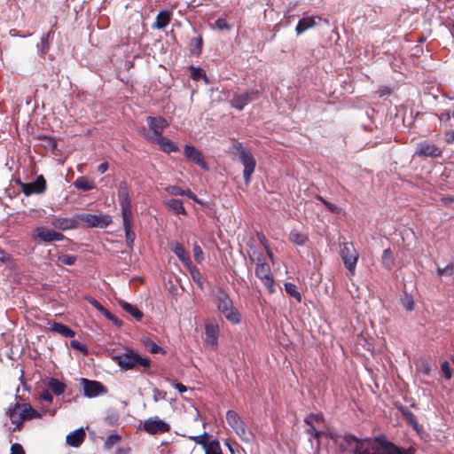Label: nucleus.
Instances as JSON below:
<instances>
[{"mask_svg":"<svg viewBox=\"0 0 454 454\" xmlns=\"http://www.w3.org/2000/svg\"><path fill=\"white\" fill-rule=\"evenodd\" d=\"M230 153L239 157V160L244 166L243 176L244 181L248 184L251 181V176L254 172L256 160L252 153L246 149L241 143H234L230 148Z\"/></svg>","mask_w":454,"mask_h":454,"instance_id":"f257e3e1","label":"nucleus"},{"mask_svg":"<svg viewBox=\"0 0 454 454\" xmlns=\"http://www.w3.org/2000/svg\"><path fill=\"white\" fill-rule=\"evenodd\" d=\"M121 307L125 310L126 312L132 315L136 319L141 320L143 317V313L140 311L137 307L133 306L132 304L121 301L120 302Z\"/></svg>","mask_w":454,"mask_h":454,"instance_id":"7c9ffc66","label":"nucleus"},{"mask_svg":"<svg viewBox=\"0 0 454 454\" xmlns=\"http://www.w3.org/2000/svg\"><path fill=\"white\" fill-rule=\"evenodd\" d=\"M374 441L377 444H379L381 447L385 454H415L414 448H399L393 442H389L385 435L377 436Z\"/></svg>","mask_w":454,"mask_h":454,"instance_id":"9d476101","label":"nucleus"},{"mask_svg":"<svg viewBox=\"0 0 454 454\" xmlns=\"http://www.w3.org/2000/svg\"><path fill=\"white\" fill-rule=\"evenodd\" d=\"M308 426L309 428L306 430L307 434L312 435L315 439L318 440L320 435L322 434V432L317 431L312 423Z\"/></svg>","mask_w":454,"mask_h":454,"instance_id":"680f3d73","label":"nucleus"},{"mask_svg":"<svg viewBox=\"0 0 454 454\" xmlns=\"http://www.w3.org/2000/svg\"><path fill=\"white\" fill-rule=\"evenodd\" d=\"M190 440L194 441L197 444L201 445L203 448L207 443V439L208 438V434L207 432H204L200 435H190L188 436Z\"/></svg>","mask_w":454,"mask_h":454,"instance_id":"ea45409f","label":"nucleus"},{"mask_svg":"<svg viewBox=\"0 0 454 454\" xmlns=\"http://www.w3.org/2000/svg\"><path fill=\"white\" fill-rule=\"evenodd\" d=\"M261 281L266 286V288L269 290L270 294H273L276 292V289L274 286V279H273L272 275L262 279Z\"/></svg>","mask_w":454,"mask_h":454,"instance_id":"49530a36","label":"nucleus"},{"mask_svg":"<svg viewBox=\"0 0 454 454\" xmlns=\"http://www.w3.org/2000/svg\"><path fill=\"white\" fill-rule=\"evenodd\" d=\"M190 268V273L192 277V279L197 282L200 286H202L201 282V276L200 271L195 267H189Z\"/></svg>","mask_w":454,"mask_h":454,"instance_id":"13d9d810","label":"nucleus"},{"mask_svg":"<svg viewBox=\"0 0 454 454\" xmlns=\"http://www.w3.org/2000/svg\"><path fill=\"white\" fill-rule=\"evenodd\" d=\"M226 420L228 425L240 437L243 442H251L254 439L252 431L247 428L245 422L235 411H228L226 413Z\"/></svg>","mask_w":454,"mask_h":454,"instance_id":"20e7f679","label":"nucleus"},{"mask_svg":"<svg viewBox=\"0 0 454 454\" xmlns=\"http://www.w3.org/2000/svg\"><path fill=\"white\" fill-rule=\"evenodd\" d=\"M214 28H217L219 30H230L231 26L227 23L225 19L219 18L215 20L214 26Z\"/></svg>","mask_w":454,"mask_h":454,"instance_id":"de8ad7c7","label":"nucleus"},{"mask_svg":"<svg viewBox=\"0 0 454 454\" xmlns=\"http://www.w3.org/2000/svg\"><path fill=\"white\" fill-rule=\"evenodd\" d=\"M290 240L298 245V246H304L305 243L308 241V237L296 231H292L289 234Z\"/></svg>","mask_w":454,"mask_h":454,"instance_id":"72a5a7b5","label":"nucleus"},{"mask_svg":"<svg viewBox=\"0 0 454 454\" xmlns=\"http://www.w3.org/2000/svg\"><path fill=\"white\" fill-rule=\"evenodd\" d=\"M88 301L94 308H96L100 312L102 309H104V306H102L100 302H98L96 299L90 297L88 299Z\"/></svg>","mask_w":454,"mask_h":454,"instance_id":"69168bd1","label":"nucleus"},{"mask_svg":"<svg viewBox=\"0 0 454 454\" xmlns=\"http://www.w3.org/2000/svg\"><path fill=\"white\" fill-rule=\"evenodd\" d=\"M145 137L150 141H156L161 150L167 153H176L179 151V148L171 140L163 136L154 138V137H150L149 135L145 134Z\"/></svg>","mask_w":454,"mask_h":454,"instance_id":"6ab92c4d","label":"nucleus"},{"mask_svg":"<svg viewBox=\"0 0 454 454\" xmlns=\"http://www.w3.org/2000/svg\"><path fill=\"white\" fill-rule=\"evenodd\" d=\"M33 236L42 242L60 241L64 239L62 233L48 229L47 227H37L34 231Z\"/></svg>","mask_w":454,"mask_h":454,"instance_id":"2eb2a0df","label":"nucleus"},{"mask_svg":"<svg viewBox=\"0 0 454 454\" xmlns=\"http://www.w3.org/2000/svg\"><path fill=\"white\" fill-rule=\"evenodd\" d=\"M40 397L42 400L46 401L48 403H51L52 399H53L52 395L51 394V392L49 390L42 391Z\"/></svg>","mask_w":454,"mask_h":454,"instance_id":"0e129e2a","label":"nucleus"},{"mask_svg":"<svg viewBox=\"0 0 454 454\" xmlns=\"http://www.w3.org/2000/svg\"><path fill=\"white\" fill-rule=\"evenodd\" d=\"M255 275L261 280L271 275L270 267L267 262H265L262 254L257 257Z\"/></svg>","mask_w":454,"mask_h":454,"instance_id":"4be33fe9","label":"nucleus"},{"mask_svg":"<svg viewBox=\"0 0 454 454\" xmlns=\"http://www.w3.org/2000/svg\"><path fill=\"white\" fill-rule=\"evenodd\" d=\"M217 309L224 316V317L231 324H239L241 316L239 310L233 306V301L230 296L221 292L216 298Z\"/></svg>","mask_w":454,"mask_h":454,"instance_id":"7ed1b4c3","label":"nucleus"},{"mask_svg":"<svg viewBox=\"0 0 454 454\" xmlns=\"http://www.w3.org/2000/svg\"><path fill=\"white\" fill-rule=\"evenodd\" d=\"M85 435L82 428L76 429L67 436V443L73 447H79L84 441Z\"/></svg>","mask_w":454,"mask_h":454,"instance_id":"5701e85b","label":"nucleus"},{"mask_svg":"<svg viewBox=\"0 0 454 454\" xmlns=\"http://www.w3.org/2000/svg\"><path fill=\"white\" fill-rule=\"evenodd\" d=\"M143 427L150 434H164L170 430V426L167 422L156 417L146 419L144 422Z\"/></svg>","mask_w":454,"mask_h":454,"instance_id":"9b49d317","label":"nucleus"},{"mask_svg":"<svg viewBox=\"0 0 454 454\" xmlns=\"http://www.w3.org/2000/svg\"><path fill=\"white\" fill-rule=\"evenodd\" d=\"M40 139L44 142L45 147L54 149L57 145L56 141L52 137L43 136V137H41Z\"/></svg>","mask_w":454,"mask_h":454,"instance_id":"bf43d9fd","label":"nucleus"},{"mask_svg":"<svg viewBox=\"0 0 454 454\" xmlns=\"http://www.w3.org/2000/svg\"><path fill=\"white\" fill-rule=\"evenodd\" d=\"M334 442L338 445V447L341 452H346V451L350 450V449L348 446H346L344 444L343 441L340 439V435L336 436L334 439Z\"/></svg>","mask_w":454,"mask_h":454,"instance_id":"e2e57ef3","label":"nucleus"},{"mask_svg":"<svg viewBox=\"0 0 454 454\" xmlns=\"http://www.w3.org/2000/svg\"><path fill=\"white\" fill-rule=\"evenodd\" d=\"M167 191L170 194H172V195H176V196H177V195H181V196L187 195L190 198H193L191 191H189V190L188 191H184L181 187H179L177 185L168 186L167 188Z\"/></svg>","mask_w":454,"mask_h":454,"instance_id":"4c0bfd02","label":"nucleus"},{"mask_svg":"<svg viewBox=\"0 0 454 454\" xmlns=\"http://www.w3.org/2000/svg\"><path fill=\"white\" fill-rule=\"evenodd\" d=\"M315 25L316 21L313 17H304L299 20L295 27L296 33L301 35L307 29L313 27Z\"/></svg>","mask_w":454,"mask_h":454,"instance_id":"a878e982","label":"nucleus"},{"mask_svg":"<svg viewBox=\"0 0 454 454\" xmlns=\"http://www.w3.org/2000/svg\"><path fill=\"white\" fill-rule=\"evenodd\" d=\"M441 369H442V372L444 377L447 380H450L451 378L452 370L447 361H444L442 363Z\"/></svg>","mask_w":454,"mask_h":454,"instance_id":"5fc2aeb1","label":"nucleus"},{"mask_svg":"<svg viewBox=\"0 0 454 454\" xmlns=\"http://www.w3.org/2000/svg\"><path fill=\"white\" fill-rule=\"evenodd\" d=\"M340 257L345 264V267L351 275L356 273V266L359 257L353 243L344 242L340 246Z\"/></svg>","mask_w":454,"mask_h":454,"instance_id":"423d86ee","label":"nucleus"},{"mask_svg":"<svg viewBox=\"0 0 454 454\" xmlns=\"http://www.w3.org/2000/svg\"><path fill=\"white\" fill-rule=\"evenodd\" d=\"M153 398L155 403L159 402L160 400H164L167 397V393L158 388H153Z\"/></svg>","mask_w":454,"mask_h":454,"instance_id":"603ef678","label":"nucleus"},{"mask_svg":"<svg viewBox=\"0 0 454 454\" xmlns=\"http://www.w3.org/2000/svg\"><path fill=\"white\" fill-rule=\"evenodd\" d=\"M7 414L12 424L20 427L23 420L30 419L32 418L40 417V414L29 403H15L13 407L9 408Z\"/></svg>","mask_w":454,"mask_h":454,"instance_id":"39448f33","label":"nucleus"},{"mask_svg":"<svg viewBox=\"0 0 454 454\" xmlns=\"http://www.w3.org/2000/svg\"><path fill=\"white\" fill-rule=\"evenodd\" d=\"M145 346L153 354H158L162 351V348L151 340H147Z\"/></svg>","mask_w":454,"mask_h":454,"instance_id":"3c124183","label":"nucleus"},{"mask_svg":"<svg viewBox=\"0 0 454 454\" xmlns=\"http://www.w3.org/2000/svg\"><path fill=\"white\" fill-rule=\"evenodd\" d=\"M190 75L191 78L194 81H199L200 79H204L206 83L208 82L207 74L205 71L200 67H190Z\"/></svg>","mask_w":454,"mask_h":454,"instance_id":"f704fd0d","label":"nucleus"},{"mask_svg":"<svg viewBox=\"0 0 454 454\" xmlns=\"http://www.w3.org/2000/svg\"><path fill=\"white\" fill-rule=\"evenodd\" d=\"M114 360L124 370H138L140 367L147 369L151 366L149 358L142 357L132 349H127L126 352L114 356Z\"/></svg>","mask_w":454,"mask_h":454,"instance_id":"f03ea898","label":"nucleus"},{"mask_svg":"<svg viewBox=\"0 0 454 454\" xmlns=\"http://www.w3.org/2000/svg\"><path fill=\"white\" fill-rule=\"evenodd\" d=\"M165 205L167 207L176 215H186V210L183 206V202L177 199H170L166 200Z\"/></svg>","mask_w":454,"mask_h":454,"instance_id":"393cba45","label":"nucleus"},{"mask_svg":"<svg viewBox=\"0 0 454 454\" xmlns=\"http://www.w3.org/2000/svg\"><path fill=\"white\" fill-rule=\"evenodd\" d=\"M402 305L405 308L406 310L411 311L414 309V301L411 296L408 294H404L402 299Z\"/></svg>","mask_w":454,"mask_h":454,"instance_id":"79ce46f5","label":"nucleus"},{"mask_svg":"<svg viewBox=\"0 0 454 454\" xmlns=\"http://www.w3.org/2000/svg\"><path fill=\"white\" fill-rule=\"evenodd\" d=\"M82 384L83 386L84 395L89 398L105 395L107 392L106 387L99 381L82 379Z\"/></svg>","mask_w":454,"mask_h":454,"instance_id":"f8f14e48","label":"nucleus"},{"mask_svg":"<svg viewBox=\"0 0 454 454\" xmlns=\"http://www.w3.org/2000/svg\"><path fill=\"white\" fill-rule=\"evenodd\" d=\"M11 454H26L22 445L15 442L11 446Z\"/></svg>","mask_w":454,"mask_h":454,"instance_id":"052dcab7","label":"nucleus"},{"mask_svg":"<svg viewBox=\"0 0 454 454\" xmlns=\"http://www.w3.org/2000/svg\"><path fill=\"white\" fill-rule=\"evenodd\" d=\"M399 411L403 414L407 423L410 424L414 429H418L419 423L416 416L405 406H398Z\"/></svg>","mask_w":454,"mask_h":454,"instance_id":"bb28decb","label":"nucleus"},{"mask_svg":"<svg viewBox=\"0 0 454 454\" xmlns=\"http://www.w3.org/2000/svg\"><path fill=\"white\" fill-rule=\"evenodd\" d=\"M117 195L121 206V216L132 215L131 200L129 199L128 184L125 181L120 182Z\"/></svg>","mask_w":454,"mask_h":454,"instance_id":"1a4fd4ad","label":"nucleus"},{"mask_svg":"<svg viewBox=\"0 0 454 454\" xmlns=\"http://www.w3.org/2000/svg\"><path fill=\"white\" fill-rule=\"evenodd\" d=\"M184 153L187 160L197 164L201 168H208L207 163L205 160L204 156L202 155L201 152L199 151L196 147L186 145L184 146Z\"/></svg>","mask_w":454,"mask_h":454,"instance_id":"dca6fc26","label":"nucleus"},{"mask_svg":"<svg viewBox=\"0 0 454 454\" xmlns=\"http://www.w3.org/2000/svg\"><path fill=\"white\" fill-rule=\"evenodd\" d=\"M48 386L51 390L57 395L63 394L66 388L65 384L55 378H51L49 380Z\"/></svg>","mask_w":454,"mask_h":454,"instance_id":"2f4dec72","label":"nucleus"},{"mask_svg":"<svg viewBox=\"0 0 454 454\" xmlns=\"http://www.w3.org/2000/svg\"><path fill=\"white\" fill-rule=\"evenodd\" d=\"M205 454H223L220 442L217 440L207 442L204 446Z\"/></svg>","mask_w":454,"mask_h":454,"instance_id":"473e14b6","label":"nucleus"},{"mask_svg":"<svg viewBox=\"0 0 454 454\" xmlns=\"http://www.w3.org/2000/svg\"><path fill=\"white\" fill-rule=\"evenodd\" d=\"M147 124L154 134V138L162 136L164 129L168 125L167 121L161 117H147Z\"/></svg>","mask_w":454,"mask_h":454,"instance_id":"a211bd4d","label":"nucleus"},{"mask_svg":"<svg viewBox=\"0 0 454 454\" xmlns=\"http://www.w3.org/2000/svg\"><path fill=\"white\" fill-rule=\"evenodd\" d=\"M74 185L75 188L82 190L83 192L90 191L96 188L95 184L85 176L78 177L74 182Z\"/></svg>","mask_w":454,"mask_h":454,"instance_id":"cd10ccee","label":"nucleus"},{"mask_svg":"<svg viewBox=\"0 0 454 454\" xmlns=\"http://www.w3.org/2000/svg\"><path fill=\"white\" fill-rule=\"evenodd\" d=\"M70 346L74 348V349H77L81 352H82L83 354H87L88 353V348L85 345H83L82 343H81L80 341L76 340H74L70 342Z\"/></svg>","mask_w":454,"mask_h":454,"instance_id":"6e6d98bb","label":"nucleus"},{"mask_svg":"<svg viewBox=\"0 0 454 454\" xmlns=\"http://www.w3.org/2000/svg\"><path fill=\"white\" fill-rule=\"evenodd\" d=\"M318 200L325 205V207L331 213H334V214H339L340 213V208L336 205L327 201L326 200L323 199L322 197H318Z\"/></svg>","mask_w":454,"mask_h":454,"instance_id":"8fccbe9b","label":"nucleus"},{"mask_svg":"<svg viewBox=\"0 0 454 454\" xmlns=\"http://www.w3.org/2000/svg\"><path fill=\"white\" fill-rule=\"evenodd\" d=\"M219 327L215 324H207L205 328L206 343L215 348L217 344Z\"/></svg>","mask_w":454,"mask_h":454,"instance_id":"412c9836","label":"nucleus"},{"mask_svg":"<svg viewBox=\"0 0 454 454\" xmlns=\"http://www.w3.org/2000/svg\"><path fill=\"white\" fill-rule=\"evenodd\" d=\"M257 90L245 91L243 93L235 94L231 100V105L232 107L241 111L247 104L257 99Z\"/></svg>","mask_w":454,"mask_h":454,"instance_id":"ddd939ff","label":"nucleus"},{"mask_svg":"<svg viewBox=\"0 0 454 454\" xmlns=\"http://www.w3.org/2000/svg\"><path fill=\"white\" fill-rule=\"evenodd\" d=\"M51 32H48L47 34L43 35L41 38V45H40V52L42 55H45L49 51V37H50Z\"/></svg>","mask_w":454,"mask_h":454,"instance_id":"58836bf2","label":"nucleus"},{"mask_svg":"<svg viewBox=\"0 0 454 454\" xmlns=\"http://www.w3.org/2000/svg\"><path fill=\"white\" fill-rule=\"evenodd\" d=\"M192 47V51L195 54H200L202 49V39L201 37L193 38L191 42Z\"/></svg>","mask_w":454,"mask_h":454,"instance_id":"37998d69","label":"nucleus"},{"mask_svg":"<svg viewBox=\"0 0 454 454\" xmlns=\"http://www.w3.org/2000/svg\"><path fill=\"white\" fill-rule=\"evenodd\" d=\"M193 257L198 263H200L204 259V253L198 244L193 245Z\"/></svg>","mask_w":454,"mask_h":454,"instance_id":"a18cd8bd","label":"nucleus"},{"mask_svg":"<svg viewBox=\"0 0 454 454\" xmlns=\"http://www.w3.org/2000/svg\"><path fill=\"white\" fill-rule=\"evenodd\" d=\"M120 441H121V436L119 434H110L105 441V447L109 450L114 444L118 443Z\"/></svg>","mask_w":454,"mask_h":454,"instance_id":"a19ab883","label":"nucleus"},{"mask_svg":"<svg viewBox=\"0 0 454 454\" xmlns=\"http://www.w3.org/2000/svg\"><path fill=\"white\" fill-rule=\"evenodd\" d=\"M50 329H51V331L57 333L64 337L73 338L75 335L74 331H73L68 326H67L61 323H59V322L52 323L51 325Z\"/></svg>","mask_w":454,"mask_h":454,"instance_id":"b1692460","label":"nucleus"},{"mask_svg":"<svg viewBox=\"0 0 454 454\" xmlns=\"http://www.w3.org/2000/svg\"><path fill=\"white\" fill-rule=\"evenodd\" d=\"M442 150L429 141H423L417 145L416 154L419 157H441Z\"/></svg>","mask_w":454,"mask_h":454,"instance_id":"4468645a","label":"nucleus"},{"mask_svg":"<svg viewBox=\"0 0 454 454\" xmlns=\"http://www.w3.org/2000/svg\"><path fill=\"white\" fill-rule=\"evenodd\" d=\"M340 439L343 441L344 444L350 449L354 447L356 437L352 434H347L344 435H340Z\"/></svg>","mask_w":454,"mask_h":454,"instance_id":"09e8293b","label":"nucleus"},{"mask_svg":"<svg viewBox=\"0 0 454 454\" xmlns=\"http://www.w3.org/2000/svg\"><path fill=\"white\" fill-rule=\"evenodd\" d=\"M170 21V14L168 12H160L156 17L153 27L158 29L165 28Z\"/></svg>","mask_w":454,"mask_h":454,"instance_id":"c85d7f7f","label":"nucleus"},{"mask_svg":"<svg viewBox=\"0 0 454 454\" xmlns=\"http://www.w3.org/2000/svg\"><path fill=\"white\" fill-rule=\"evenodd\" d=\"M381 261L384 267L390 270L394 265V255L390 248H387L383 251Z\"/></svg>","mask_w":454,"mask_h":454,"instance_id":"c9c22d12","label":"nucleus"},{"mask_svg":"<svg viewBox=\"0 0 454 454\" xmlns=\"http://www.w3.org/2000/svg\"><path fill=\"white\" fill-rule=\"evenodd\" d=\"M79 225L86 228H106L112 222L107 215L78 214Z\"/></svg>","mask_w":454,"mask_h":454,"instance_id":"0eeeda50","label":"nucleus"},{"mask_svg":"<svg viewBox=\"0 0 454 454\" xmlns=\"http://www.w3.org/2000/svg\"><path fill=\"white\" fill-rule=\"evenodd\" d=\"M453 271H454L453 264H449L444 268L437 269V273L439 276H442V275L451 276L453 274Z\"/></svg>","mask_w":454,"mask_h":454,"instance_id":"864d4df0","label":"nucleus"},{"mask_svg":"<svg viewBox=\"0 0 454 454\" xmlns=\"http://www.w3.org/2000/svg\"><path fill=\"white\" fill-rule=\"evenodd\" d=\"M174 253L184 264L190 267V265L192 263L191 259H190L187 252L185 251L184 247L181 244H179V243L176 244V246L174 247Z\"/></svg>","mask_w":454,"mask_h":454,"instance_id":"c756f323","label":"nucleus"},{"mask_svg":"<svg viewBox=\"0 0 454 454\" xmlns=\"http://www.w3.org/2000/svg\"><path fill=\"white\" fill-rule=\"evenodd\" d=\"M323 420V417L321 414H310L305 418L304 422L307 425L313 424L314 422H321Z\"/></svg>","mask_w":454,"mask_h":454,"instance_id":"4d7b16f0","label":"nucleus"},{"mask_svg":"<svg viewBox=\"0 0 454 454\" xmlns=\"http://www.w3.org/2000/svg\"><path fill=\"white\" fill-rule=\"evenodd\" d=\"M107 169H108V163L107 162H103V163L99 164L98 167V171L100 174H104L105 172H106Z\"/></svg>","mask_w":454,"mask_h":454,"instance_id":"774afa93","label":"nucleus"},{"mask_svg":"<svg viewBox=\"0 0 454 454\" xmlns=\"http://www.w3.org/2000/svg\"><path fill=\"white\" fill-rule=\"evenodd\" d=\"M122 221L125 231L126 243L128 247H132L136 238V234L132 231L133 215H123Z\"/></svg>","mask_w":454,"mask_h":454,"instance_id":"aec40b11","label":"nucleus"},{"mask_svg":"<svg viewBox=\"0 0 454 454\" xmlns=\"http://www.w3.org/2000/svg\"><path fill=\"white\" fill-rule=\"evenodd\" d=\"M285 289H286V292L292 297H294L297 301H301V294L297 291V287L293 283H286L285 284Z\"/></svg>","mask_w":454,"mask_h":454,"instance_id":"e433bc0d","label":"nucleus"},{"mask_svg":"<svg viewBox=\"0 0 454 454\" xmlns=\"http://www.w3.org/2000/svg\"><path fill=\"white\" fill-rule=\"evenodd\" d=\"M15 183L20 185L22 192L26 196L32 194H42L45 192L47 184L43 175L38 176L32 183H24L20 179H15Z\"/></svg>","mask_w":454,"mask_h":454,"instance_id":"6e6552de","label":"nucleus"},{"mask_svg":"<svg viewBox=\"0 0 454 454\" xmlns=\"http://www.w3.org/2000/svg\"><path fill=\"white\" fill-rule=\"evenodd\" d=\"M51 225L61 231L77 229L79 227L77 215L72 218L55 217L51 221Z\"/></svg>","mask_w":454,"mask_h":454,"instance_id":"f3484780","label":"nucleus"},{"mask_svg":"<svg viewBox=\"0 0 454 454\" xmlns=\"http://www.w3.org/2000/svg\"><path fill=\"white\" fill-rule=\"evenodd\" d=\"M59 261L65 265H74L76 262V256L72 254H62L59 257Z\"/></svg>","mask_w":454,"mask_h":454,"instance_id":"c03bdc74","label":"nucleus"},{"mask_svg":"<svg viewBox=\"0 0 454 454\" xmlns=\"http://www.w3.org/2000/svg\"><path fill=\"white\" fill-rule=\"evenodd\" d=\"M9 255L5 253L4 249L0 247V262H6L9 261Z\"/></svg>","mask_w":454,"mask_h":454,"instance_id":"338daca9","label":"nucleus"}]
</instances>
